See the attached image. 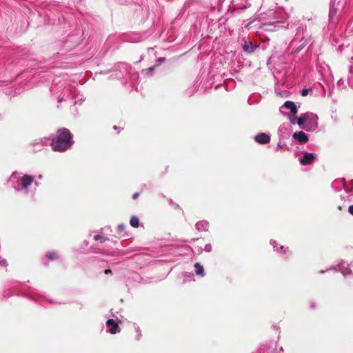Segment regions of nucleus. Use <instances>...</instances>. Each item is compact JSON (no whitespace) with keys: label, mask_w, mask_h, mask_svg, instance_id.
<instances>
[{"label":"nucleus","mask_w":353,"mask_h":353,"mask_svg":"<svg viewBox=\"0 0 353 353\" xmlns=\"http://www.w3.org/2000/svg\"><path fill=\"white\" fill-rule=\"evenodd\" d=\"M72 134L66 128L57 130V137L52 141L51 146L54 151L63 152L69 149L73 143Z\"/></svg>","instance_id":"f257e3e1"},{"label":"nucleus","mask_w":353,"mask_h":353,"mask_svg":"<svg viewBox=\"0 0 353 353\" xmlns=\"http://www.w3.org/2000/svg\"><path fill=\"white\" fill-rule=\"evenodd\" d=\"M254 140L259 144H267L270 141V137L264 132H260L254 137Z\"/></svg>","instance_id":"f03ea898"},{"label":"nucleus","mask_w":353,"mask_h":353,"mask_svg":"<svg viewBox=\"0 0 353 353\" xmlns=\"http://www.w3.org/2000/svg\"><path fill=\"white\" fill-rule=\"evenodd\" d=\"M315 159L314 154L312 153H304L303 157L300 159V163L303 165L311 164Z\"/></svg>","instance_id":"7ed1b4c3"},{"label":"nucleus","mask_w":353,"mask_h":353,"mask_svg":"<svg viewBox=\"0 0 353 353\" xmlns=\"http://www.w3.org/2000/svg\"><path fill=\"white\" fill-rule=\"evenodd\" d=\"M106 326L109 327L108 332L112 334H115L119 330V325L114 319H108L106 321Z\"/></svg>","instance_id":"20e7f679"},{"label":"nucleus","mask_w":353,"mask_h":353,"mask_svg":"<svg viewBox=\"0 0 353 353\" xmlns=\"http://www.w3.org/2000/svg\"><path fill=\"white\" fill-rule=\"evenodd\" d=\"M34 177L25 174L21 178V185L23 189H27L33 182Z\"/></svg>","instance_id":"39448f33"},{"label":"nucleus","mask_w":353,"mask_h":353,"mask_svg":"<svg viewBox=\"0 0 353 353\" xmlns=\"http://www.w3.org/2000/svg\"><path fill=\"white\" fill-rule=\"evenodd\" d=\"M293 138L302 143H305L308 141L307 134L303 131L295 132L293 134Z\"/></svg>","instance_id":"423d86ee"},{"label":"nucleus","mask_w":353,"mask_h":353,"mask_svg":"<svg viewBox=\"0 0 353 353\" xmlns=\"http://www.w3.org/2000/svg\"><path fill=\"white\" fill-rule=\"evenodd\" d=\"M283 105L287 109H290L294 114L297 113L296 106L294 102L288 101L285 102Z\"/></svg>","instance_id":"0eeeda50"},{"label":"nucleus","mask_w":353,"mask_h":353,"mask_svg":"<svg viewBox=\"0 0 353 353\" xmlns=\"http://www.w3.org/2000/svg\"><path fill=\"white\" fill-rule=\"evenodd\" d=\"M243 49L245 52L252 53L254 52V46L252 42H245L243 46Z\"/></svg>","instance_id":"6e6552de"},{"label":"nucleus","mask_w":353,"mask_h":353,"mask_svg":"<svg viewBox=\"0 0 353 353\" xmlns=\"http://www.w3.org/2000/svg\"><path fill=\"white\" fill-rule=\"evenodd\" d=\"M194 268H196V274L197 275H200L201 276H204L203 268L199 262L194 263Z\"/></svg>","instance_id":"1a4fd4ad"},{"label":"nucleus","mask_w":353,"mask_h":353,"mask_svg":"<svg viewBox=\"0 0 353 353\" xmlns=\"http://www.w3.org/2000/svg\"><path fill=\"white\" fill-rule=\"evenodd\" d=\"M46 256L50 260H56V259H59V255L57 252L52 251V252H49L46 253Z\"/></svg>","instance_id":"9d476101"},{"label":"nucleus","mask_w":353,"mask_h":353,"mask_svg":"<svg viewBox=\"0 0 353 353\" xmlns=\"http://www.w3.org/2000/svg\"><path fill=\"white\" fill-rule=\"evenodd\" d=\"M130 223L133 228H138L139 226V220L137 216H132L130 219Z\"/></svg>","instance_id":"9b49d317"},{"label":"nucleus","mask_w":353,"mask_h":353,"mask_svg":"<svg viewBox=\"0 0 353 353\" xmlns=\"http://www.w3.org/2000/svg\"><path fill=\"white\" fill-rule=\"evenodd\" d=\"M94 239L96 241H100L101 242H105L107 240L105 237L101 235H95L94 236Z\"/></svg>","instance_id":"f8f14e48"},{"label":"nucleus","mask_w":353,"mask_h":353,"mask_svg":"<svg viewBox=\"0 0 353 353\" xmlns=\"http://www.w3.org/2000/svg\"><path fill=\"white\" fill-rule=\"evenodd\" d=\"M310 90H311L310 89H303L301 90V95L303 97L307 96Z\"/></svg>","instance_id":"ddd939ff"},{"label":"nucleus","mask_w":353,"mask_h":353,"mask_svg":"<svg viewBox=\"0 0 353 353\" xmlns=\"http://www.w3.org/2000/svg\"><path fill=\"white\" fill-rule=\"evenodd\" d=\"M304 123L305 121L301 117L297 119V123L299 126H301Z\"/></svg>","instance_id":"4468645a"},{"label":"nucleus","mask_w":353,"mask_h":353,"mask_svg":"<svg viewBox=\"0 0 353 353\" xmlns=\"http://www.w3.org/2000/svg\"><path fill=\"white\" fill-rule=\"evenodd\" d=\"M308 114L306 113V114H303L301 116V117L303 119V121L305 122L307 121V119H308Z\"/></svg>","instance_id":"2eb2a0df"},{"label":"nucleus","mask_w":353,"mask_h":353,"mask_svg":"<svg viewBox=\"0 0 353 353\" xmlns=\"http://www.w3.org/2000/svg\"><path fill=\"white\" fill-rule=\"evenodd\" d=\"M348 212L353 216V205H350L348 208Z\"/></svg>","instance_id":"dca6fc26"},{"label":"nucleus","mask_w":353,"mask_h":353,"mask_svg":"<svg viewBox=\"0 0 353 353\" xmlns=\"http://www.w3.org/2000/svg\"><path fill=\"white\" fill-rule=\"evenodd\" d=\"M139 195V192H136V193H134V194L132 195V199H137L138 198Z\"/></svg>","instance_id":"f3484780"},{"label":"nucleus","mask_w":353,"mask_h":353,"mask_svg":"<svg viewBox=\"0 0 353 353\" xmlns=\"http://www.w3.org/2000/svg\"><path fill=\"white\" fill-rule=\"evenodd\" d=\"M118 229L120 230V231H123L124 229H125V226L123 225H119L118 226Z\"/></svg>","instance_id":"a211bd4d"},{"label":"nucleus","mask_w":353,"mask_h":353,"mask_svg":"<svg viewBox=\"0 0 353 353\" xmlns=\"http://www.w3.org/2000/svg\"><path fill=\"white\" fill-rule=\"evenodd\" d=\"M111 272H112V271L110 269H107V270H105V274H110Z\"/></svg>","instance_id":"6ab92c4d"},{"label":"nucleus","mask_w":353,"mask_h":353,"mask_svg":"<svg viewBox=\"0 0 353 353\" xmlns=\"http://www.w3.org/2000/svg\"><path fill=\"white\" fill-rule=\"evenodd\" d=\"M154 67H150L148 68L150 72H152L154 70Z\"/></svg>","instance_id":"aec40b11"},{"label":"nucleus","mask_w":353,"mask_h":353,"mask_svg":"<svg viewBox=\"0 0 353 353\" xmlns=\"http://www.w3.org/2000/svg\"><path fill=\"white\" fill-rule=\"evenodd\" d=\"M277 147H278V148H282V146H281V143H278Z\"/></svg>","instance_id":"412c9836"}]
</instances>
